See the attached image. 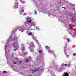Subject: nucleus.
Masks as SVG:
<instances>
[{
  "instance_id": "obj_5",
  "label": "nucleus",
  "mask_w": 76,
  "mask_h": 76,
  "mask_svg": "<svg viewBox=\"0 0 76 76\" xmlns=\"http://www.w3.org/2000/svg\"><path fill=\"white\" fill-rule=\"evenodd\" d=\"M14 44L15 45H18V41H17V42H15Z\"/></svg>"
},
{
  "instance_id": "obj_1",
  "label": "nucleus",
  "mask_w": 76,
  "mask_h": 76,
  "mask_svg": "<svg viewBox=\"0 0 76 76\" xmlns=\"http://www.w3.org/2000/svg\"><path fill=\"white\" fill-rule=\"evenodd\" d=\"M62 76H69V74L67 72L64 73Z\"/></svg>"
},
{
  "instance_id": "obj_9",
  "label": "nucleus",
  "mask_w": 76,
  "mask_h": 76,
  "mask_svg": "<svg viewBox=\"0 0 76 76\" xmlns=\"http://www.w3.org/2000/svg\"><path fill=\"white\" fill-rule=\"evenodd\" d=\"M19 31H21V32H22V31H24V29H23V28H21L20 29Z\"/></svg>"
},
{
  "instance_id": "obj_10",
  "label": "nucleus",
  "mask_w": 76,
  "mask_h": 76,
  "mask_svg": "<svg viewBox=\"0 0 76 76\" xmlns=\"http://www.w3.org/2000/svg\"><path fill=\"white\" fill-rule=\"evenodd\" d=\"M29 61V60L28 59H26V62H28Z\"/></svg>"
},
{
  "instance_id": "obj_17",
  "label": "nucleus",
  "mask_w": 76,
  "mask_h": 76,
  "mask_svg": "<svg viewBox=\"0 0 76 76\" xmlns=\"http://www.w3.org/2000/svg\"><path fill=\"white\" fill-rule=\"evenodd\" d=\"M64 64H65L63 63L62 64V66H64Z\"/></svg>"
},
{
  "instance_id": "obj_16",
  "label": "nucleus",
  "mask_w": 76,
  "mask_h": 76,
  "mask_svg": "<svg viewBox=\"0 0 76 76\" xmlns=\"http://www.w3.org/2000/svg\"><path fill=\"white\" fill-rule=\"evenodd\" d=\"M19 63L20 64H21V63H22V61H20L19 62Z\"/></svg>"
},
{
  "instance_id": "obj_14",
  "label": "nucleus",
  "mask_w": 76,
  "mask_h": 76,
  "mask_svg": "<svg viewBox=\"0 0 76 76\" xmlns=\"http://www.w3.org/2000/svg\"><path fill=\"white\" fill-rule=\"evenodd\" d=\"M18 3H15V5H18Z\"/></svg>"
},
{
  "instance_id": "obj_13",
  "label": "nucleus",
  "mask_w": 76,
  "mask_h": 76,
  "mask_svg": "<svg viewBox=\"0 0 76 76\" xmlns=\"http://www.w3.org/2000/svg\"><path fill=\"white\" fill-rule=\"evenodd\" d=\"M73 55L74 56H76V53H73Z\"/></svg>"
},
{
  "instance_id": "obj_19",
  "label": "nucleus",
  "mask_w": 76,
  "mask_h": 76,
  "mask_svg": "<svg viewBox=\"0 0 76 76\" xmlns=\"http://www.w3.org/2000/svg\"><path fill=\"white\" fill-rule=\"evenodd\" d=\"M64 65H65V66H67V65L66 64H64Z\"/></svg>"
},
{
  "instance_id": "obj_18",
  "label": "nucleus",
  "mask_w": 76,
  "mask_h": 76,
  "mask_svg": "<svg viewBox=\"0 0 76 76\" xmlns=\"http://www.w3.org/2000/svg\"><path fill=\"white\" fill-rule=\"evenodd\" d=\"M66 56L67 57H69V56L68 55H66Z\"/></svg>"
},
{
  "instance_id": "obj_25",
  "label": "nucleus",
  "mask_w": 76,
  "mask_h": 76,
  "mask_svg": "<svg viewBox=\"0 0 76 76\" xmlns=\"http://www.w3.org/2000/svg\"><path fill=\"white\" fill-rule=\"evenodd\" d=\"M41 70H42V69H40Z\"/></svg>"
},
{
  "instance_id": "obj_2",
  "label": "nucleus",
  "mask_w": 76,
  "mask_h": 76,
  "mask_svg": "<svg viewBox=\"0 0 76 76\" xmlns=\"http://www.w3.org/2000/svg\"><path fill=\"white\" fill-rule=\"evenodd\" d=\"M31 18H27V20L28 21V22H31Z\"/></svg>"
},
{
  "instance_id": "obj_24",
  "label": "nucleus",
  "mask_w": 76,
  "mask_h": 76,
  "mask_svg": "<svg viewBox=\"0 0 76 76\" xmlns=\"http://www.w3.org/2000/svg\"><path fill=\"white\" fill-rule=\"evenodd\" d=\"M37 29H38V30H39V28H37Z\"/></svg>"
},
{
  "instance_id": "obj_6",
  "label": "nucleus",
  "mask_w": 76,
  "mask_h": 76,
  "mask_svg": "<svg viewBox=\"0 0 76 76\" xmlns=\"http://www.w3.org/2000/svg\"><path fill=\"white\" fill-rule=\"evenodd\" d=\"M32 33L31 32H30L28 34V35H32Z\"/></svg>"
},
{
  "instance_id": "obj_7",
  "label": "nucleus",
  "mask_w": 76,
  "mask_h": 76,
  "mask_svg": "<svg viewBox=\"0 0 76 76\" xmlns=\"http://www.w3.org/2000/svg\"><path fill=\"white\" fill-rule=\"evenodd\" d=\"M66 40L68 42H69V41H70V39H66Z\"/></svg>"
},
{
  "instance_id": "obj_12",
  "label": "nucleus",
  "mask_w": 76,
  "mask_h": 76,
  "mask_svg": "<svg viewBox=\"0 0 76 76\" xmlns=\"http://www.w3.org/2000/svg\"><path fill=\"white\" fill-rule=\"evenodd\" d=\"M13 63L14 64H16V63L15 62V61H13Z\"/></svg>"
},
{
  "instance_id": "obj_26",
  "label": "nucleus",
  "mask_w": 76,
  "mask_h": 76,
  "mask_svg": "<svg viewBox=\"0 0 76 76\" xmlns=\"http://www.w3.org/2000/svg\"><path fill=\"white\" fill-rule=\"evenodd\" d=\"M60 4H61V3H60Z\"/></svg>"
},
{
  "instance_id": "obj_3",
  "label": "nucleus",
  "mask_w": 76,
  "mask_h": 76,
  "mask_svg": "<svg viewBox=\"0 0 76 76\" xmlns=\"http://www.w3.org/2000/svg\"><path fill=\"white\" fill-rule=\"evenodd\" d=\"M39 68L38 69H33L32 71V73H33L34 72H36V71H38L39 70Z\"/></svg>"
},
{
  "instance_id": "obj_8",
  "label": "nucleus",
  "mask_w": 76,
  "mask_h": 76,
  "mask_svg": "<svg viewBox=\"0 0 76 76\" xmlns=\"http://www.w3.org/2000/svg\"><path fill=\"white\" fill-rule=\"evenodd\" d=\"M25 46H23V49H22V51H24L25 50Z\"/></svg>"
},
{
  "instance_id": "obj_15",
  "label": "nucleus",
  "mask_w": 76,
  "mask_h": 76,
  "mask_svg": "<svg viewBox=\"0 0 76 76\" xmlns=\"http://www.w3.org/2000/svg\"><path fill=\"white\" fill-rule=\"evenodd\" d=\"M24 54H28V53L26 52V53H24Z\"/></svg>"
},
{
  "instance_id": "obj_11",
  "label": "nucleus",
  "mask_w": 76,
  "mask_h": 76,
  "mask_svg": "<svg viewBox=\"0 0 76 76\" xmlns=\"http://www.w3.org/2000/svg\"><path fill=\"white\" fill-rule=\"evenodd\" d=\"M3 73H6V71H4L3 72Z\"/></svg>"
},
{
  "instance_id": "obj_22",
  "label": "nucleus",
  "mask_w": 76,
  "mask_h": 76,
  "mask_svg": "<svg viewBox=\"0 0 76 76\" xmlns=\"http://www.w3.org/2000/svg\"><path fill=\"white\" fill-rule=\"evenodd\" d=\"M14 51H16V49H14Z\"/></svg>"
},
{
  "instance_id": "obj_21",
  "label": "nucleus",
  "mask_w": 76,
  "mask_h": 76,
  "mask_svg": "<svg viewBox=\"0 0 76 76\" xmlns=\"http://www.w3.org/2000/svg\"><path fill=\"white\" fill-rule=\"evenodd\" d=\"M39 53H41V51L39 50Z\"/></svg>"
},
{
  "instance_id": "obj_4",
  "label": "nucleus",
  "mask_w": 76,
  "mask_h": 76,
  "mask_svg": "<svg viewBox=\"0 0 76 76\" xmlns=\"http://www.w3.org/2000/svg\"><path fill=\"white\" fill-rule=\"evenodd\" d=\"M18 38L17 37H15L14 39H13V40L14 41H18Z\"/></svg>"
},
{
  "instance_id": "obj_23",
  "label": "nucleus",
  "mask_w": 76,
  "mask_h": 76,
  "mask_svg": "<svg viewBox=\"0 0 76 76\" xmlns=\"http://www.w3.org/2000/svg\"><path fill=\"white\" fill-rule=\"evenodd\" d=\"M22 46H23V44H22Z\"/></svg>"
},
{
  "instance_id": "obj_20",
  "label": "nucleus",
  "mask_w": 76,
  "mask_h": 76,
  "mask_svg": "<svg viewBox=\"0 0 76 76\" xmlns=\"http://www.w3.org/2000/svg\"><path fill=\"white\" fill-rule=\"evenodd\" d=\"M35 13L36 14H37V12H36V11H35Z\"/></svg>"
}]
</instances>
